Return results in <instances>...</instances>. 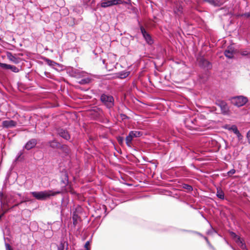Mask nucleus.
<instances>
[{
    "mask_svg": "<svg viewBox=\"0 0 250 250\" xmlns=\"http://www.w3.org/2000/svg\"><path fill=\"white\" fill-rule=\"evenodd\" d=\"M61 193V191L44 190L41 191H32L30 194L39 200H45L51 196H54Z\"/></svg>",
    "mask_w": 250,
    "mask_h": 250,
    "instance_id": "obj_1",
    "label": "nucleus"
},
{
    "mask_svg": "<svg viewBox=\"0 0 250 250\" xmlns=\"http://www.w3.org/2000/svg\"><path fill=\"white\" fill-rule=\"evenodd\" d=\"M185 126L190 130H198L202 126L199 119L193 117H188L184 120Z\"/></svg>",
    "mask_w": 250,
    "mask_h": 250,
    "instance_id": "obj_2",
    "label": "nucleus"
},
{
    "mask_svg": "<svg viewBox=\"0 0 250 250\" xmlns=\"http://www.w3.org/2000/svg\"><path fill=\"white\" fill-rule=\"evenodd\" d=\"M100 101L108 109L112 108L114 105V99L111 95L103 94L100 96Z\"/></svg>",
    "mask_w": 250,
    "mask_h": 250,
    "instance_id": "obj_3",
    "label": "nucleus"
},
{
    "mask_svg": "<svg viewBox=\"0 0 250 250\" xmlns=\"http://www.w3.org/2000/svg\"><path fill=\"white\" fill-rule=\"evenodd\" d=\"M230 101L233 105L237 107H241L244 105L248 102V99L244 96H237L231 98Z\"/></svg>",
    "mask_w": 250,
    "mask_h": 250,
    "instance_id": "obj_4",
    "label": "nucleus"
},
{
    "mask_svg": "<svg viewBox=\"0 0 250 250\" xmlns=\"http://www.w3.org/2000/svg\"><path fill=\"white\" fill-rule=\"evenodd\" d=\"M127 3L123 0H103L101 1L100 5L103 8H107L120 4Z\"/></svg>",
    "mask_w": 250,
    "mask_h": 250,
    "instance_id": "obj_5",
    "label": "nucleus"
},
{
    "mask_svg": "<svg viewBox=\"0 0 250 250\" xmlns=\"http://www.w3.org/2000/svg\"><path fill=\"white\" fill-rule=\"evenodd\" d=\"M64 69L66 70L67 74L71 77L82 78L84 76V72H81L80 70H76L72 67H67L65 69L63 68Z\"/></svg>",
    "mask_w": 250,
    "mask_h": 250,
    "instance_id": "obj_6",
    "label": "nucleus"
},
{
    "mask_svg": "<svg viewBox=\"0 0 250 250\" xmlns=\"http://www.w3.org/2000/svg\"><path fill=\"white\" fill-rule=\"evenodd\" d=\"M231 237L234 239L237 244L243 250H247L246 245L243 239L238 236L235 232L233 231L229 232Z\"/></svg>",
    "mask_w": 250,
    "mask_h": 250,
    "instance_id": "obj_7",
    "label": "nucleus"
},
{
    "mask_svg": "<svg viewBox=\"0 0 250 250\" xmlns=\"http://www.w3.org/2000/svg\"><path fill=\"white\" fill-rule=\"evenodd\" d=\"M140 30L146 42L149 44L153 43V42L151 36L146 31L145 29L142 25L140 26Z\"/></svg>",
    "mask_w": 250,
    "mask_h": 250,
    "instance_id": "obj_8",
    "label": "nucleus"
},
{
    "mask_svg": "<svg viewBox=\"0 0 250 250\" xmlns=\"http://www.w3.org/2000/svg\"><path fill=\"white\" fill-rule=\"evenodd\" d=\"M216 104L220 107L221 111L224 114L228 113L229 108L227 103L225 101L219 100L217 102Z\"/></svg>",
    "mask_w": 250,
    "mask_h": 250,
    "instance_id": "obj_9",
    "label": "nucleus"
},
{
    "mask_svg": "<svg viewBox=\"0 0 250 250\" xmlns=\"http://www.w3.org/2000/svg\"><path fill=\"white\" fill-rule=\"evenodd\" d=\"M0 67L5 69H10L15 73L19 72L20 69L16 66L0 62Z\"/></svg>",
    "mask_w": 250,
    "mask_h": 250,
    "instance_id": "obj_10",
    "label": "nucleus"
},
{
    "mask_svg": "<svg viewBox=\"0 0 250 250\" xmlns=\"http://www.w3.org/2000/svg\"><path fill=\"white\" fill-rule=\"evenodd\" d=\"M37 141L36 139H32L26 143L24 148L27 150H30L34 148L37 145Z\"/></svg>",
    "mask_w": 250,
    "mask_h": 250,
    "instance_id": "obj_11",
    "label": "nucleus"
},
{
    "mask_svg": "<svg viewBox=\"0 0 250 250\" xmlns=\"http://www.w3.org/2000/svg\"><path fill=\"white\" fill-rule=\"evenodd\" d=\"M49 144L51 147L54 149H61L62 148V145L56 139L50 141Z\"/></svg>",
    "mask_w": 250,
    "mask_h": 250,
    "instance_id": "obj_12",
    "label": "nucleus"
},
{
    "mask_svg": "<svg viewBox=\"0 0 250 250\" xmlns=\"http://www.w3.org/2000/svg\"><path fill=\"white\" fill-rule=\"evenodd\" d=\"M7 57L10 61L16 64L19 63L20 62V59L16 57V55L13 54L11 52H8L7 53Z\"/></svg>",
    "mask_w": 250,
    "mask_h": 250,
    "instance_id": "obj_13",
    "label": "nucleus"
},
{
    "mask_svg": "<svg viewBox=\"0 0 250 250\" xmlns=\"http://www.w3.org/2000/svg\"><path fill=\"white\" fill-rule=\"evenodd\" d=\"M16 125L17 123L13 120H6L2 122L3 126L6 128L15 126Z\"/></svg>",
    "mask_w": 250,
    "mask_h": 250,
    "instance_id": "obj_14",
    "label": "nucleus"
},
{
    "mask_svg": "<svg viewBox=\"0 0 250 250\" xmlns=\"http://www.w3.org/2000/svg\"><path fill=\"white\" fill-rule=\"evenodd\" d=\"M173 11L176 16L179 17L182 15L183 7L180 5H177L174 7Z\"/></svg>",
    "mask_w": 250,
    "mask_h": 250,
    "instance_id": "obj_15",
    "label": "nucleus"
},
{
    "mask_svg": "<svg viewBox=\"0 0 250 250\" xmlns=\"http://www.w3.org/2000/svg\"><path fill=\"white\" fill-rule=\"evenodd\" d=\"M72 220L73 225L74 227H76V225L78 224L79 221L80 220V217L78 215L77 211H73L72 214Z\"/></svg>",
    "mask_w": 250,
    "mask_h": 250,
    "instance_id": "obj_16",
    "label": "nucleus"
},
{
    "mask_svg": "<svg viewBox=\"0 0 250 250\" xmlns=\"http://www.w3.org/2000/svg\"><path fill=\"white\" fill-rule=\"evenodd\" d=\"M99 208L100 209L97 208V210H96V213L97 214L96 215V217H101V215H102V213H104L106 212V208L105 206L104 205H100Z\"/></svg>",
    "mask_w": 250,
    "mask_h": 250,
    "instance_id": "obj_17",
    "label": "nucleus"
},
{
    "mask_svg": "<svg viewBox=\"0 0 250 250\" xmlns=\"http://www.w3.org/2000/svg\"><path fill=\"white\" fill-rule=\"evenodd\" d=\"M130 74L129 71H123L116 73V77L123 79L126 78Z\"/></svg>",
    "mask_w": 250,
    "mask_h": 250,
    "instance_id": "obj_18",
    "label": "nucleus"
},
{
    "mask_svg": "<svg viewBox=\"0 0 250 250\" xmlns=\"http://www.w3.org/2000/svg\"><path fill=\"white\" fill-rule=\"evenodd\" d=\"M92 79L89 77H84L77 81L80 84H86L91 82Z\"/></svg>",
    "mask_w": 250,
    "mask_h": 250,
    "instance_id": "obj_19",
    "label": "nucleus"
},
{
    "mask_svg": "<svg viewBox=\"0 0 250 250\" xmlns=\"http://www.w3.org/2000/svg\"><path fill=\"white\" fill-rule=\"evenodd\" d=\"M204 1L214 6H220L222 3L221 0H204Z\"/></svg>",
    "mask_w": 250,
    "mask_h": 250,
    "instance_id": "obj_20",
    "label": "nucleus"
},
{
    "mask_svg": "<svg viewBox=\"0 0 250 250\" xmlns=\"http://www.w3.org/2000/svg\"><path fill=\"white\" fill-rule=\"evenodd\" d=\"M51 250H62V241H60V246L56 244H52L51 245Z\"/></svg>",
    "mask_w": 250,
    "mask_h": 250,
    "instance_id": "obj_21",
    "label": "nucleus"
},
{
    "mask_svg": "<svg viewBox=\"0 0 250 250\" xmlns=\"http://www.w3.org/2000/svg\"><path fill=\"white\" fill-rule=\"evenodd\" d=\"M224 54L226 57L231 59L233 57V51L230 48H228L225 51Z\"/></svg>",
    "mask_w": 250,
    "mask_h": 250,
    "instance_id": "obj_22",
    "label": "nucleus"
},
{
    "mask_svg": "<svg viewBox=\"0 0 250 250\" xmlns=\"http://www.w3.org/2000/svg\"><path fill=\"white\" fill-rule=\"evenodd\" d=\"M216 196L222 200H224L225 198V195L223 191L220 188H217Z\"/></svg>",
    "mask_w": 250,
    "mask_h": 250,
    "instance_id": "obj_23",
    "label": "nucleus"
},
{
    "mask_svg": "<svg viewBox=\"0 0 250 250\" xmlns=\"http://www.w3.org/2000/svg\"><path fill=\"white\" fill-rule=\"evenodd\" d=\"M130 136H131L132 138L133 137H139L142 135L143 133L141 131H131L129 132Z\"/></svg>",
    "mask_w": 250,
    "mask_h": 250,
    "instance_id": "obj_24",
    "label": "nucleus"
},
{
    "mask_svg": "<svg viewBox=\"0 0 250 250\" xmlns=\"http://www.w3.org/2000/svg\"><path fill=\"white\" fill-rule=\"evenodd\" d=\"M132 139L133 138L131 137V136H130L129 134L126 137V144L128 147H131Z\"/></svg>",
    "mask_w": 250,
    "mask_h": 250,
    "instance_id": "obj_25",
    "label": "nucleus"
},
{
    "mask_svg": "<svg viewBox=\"0 0 250 250\" xmlns=\"http://www.w3.org/2000/svg\"><path fill=\"white\" fill-rule=\"evenodd\" d=\"M44 60L46 63L50 66H54L55 65L57 64V63L53 61L49 60V59L45 58Z\"/></svg>",
    "mask_w": 250,
    "mask_h": 250,
    "instance_id": "obj_26",
    "label": "nucleus"
},
{
    "mask_svg": "<svg viewBox=\"0 0 250 250\" xmlns=\"http://www.w3.org/2000/svg\"><path fill=\"white\" fill-rule=\"evenodd\" d=\"M231 129L233 131L234 133L237 135L238 137H239L241 135V134L239 132V130H238L236 126L232 125L231 127Z\"/></svg>",
    "mask_w": 250,
    "mask_h": 250,
    "instance_id": "obj_27",
    "label": "nucleus"
},
{
    "mask_svg": "<svg viewBox=\"0 0 250 250\" xmlns=\"http://www.w3.org/2000/svg\"><path fill=\"white\" fill-rule=\"evenodd\" d=\"M202 62H203V65L205 67H207V68H209L211 67V65L210 63L207 60H204V59H203L202 60Z\"/></svg>",
    "mask_w": 250,
    "mask_h": 250,
    "instance_id": "obj_28",
    "label": "nucleus"
},
{
    "mask_svg": "<svg viewBox=\"0 0 250 250\" xmlns=\"http://www.w3.org/2000/svg\"><path fill=\"white\" fill-rule=\"evenodd\" d=\"M182 187L183 188L187 189L188 191H192L193 190V188L191 186L184 184L183 185Z\"/></svg>",
    "mask_w": 250,
    "mask_h": 250,
    "instance_id": "obj_29",
    "label": "nucleus"
},
{
    "mask_svg": "<svg viewBox=\"0 0 250 250\" xmlns=\"http://www.w3.org/2000/svg\"><path fill=\"white\" fill-rule=\"evenodd\" d=\"M70 138V135L67 132H65L64 130H63V139L68 140Z\"/></svg>",
    "mask_w": 250,
    "mask_h": 250,
    "instance_id": "obj_30",
    "label": "nucleus"
},
{
    "mask_svg": "<svg viewBox=\"0 0 250 250\" xmlns=\"http://www.w3.org/2000/svg\"><path fill=\"white\" fill-rule=\"evenodd\" d=\"M183 231H186V232H189L193 233H194V234H196L198 235L199 236H200L202 237H203L204 236L201 233H200V232H198L197 231H192V230H183Z\"/></svg>",
    "mask_w": 250,
    "mask_h": 250,
    "instance_id": "obj_31",
    "label": "nucleus"
},
{
    "mask_svg": "<svg viewBox=\"0 0 250 250\" xmlns=\"http://www.w3.org/2000/svg\"><path fill=\"white\" fill-rule=\"evenodd\" d=\"M117 140H118V143L120 145H122L124 143V138L123 137L119 136L117 138Z\"/></svg>",
    "mask_w": 250,
    "mask_h": 250,
    "instance_id": "obj_32",
    "label": "nucleus"
},
{
    "mask_svg": "<svg viewBox=\"0 0 250 250\" xmlns=\"http://www.w3.org/2000/svg\"><path fill=\"white\" fill-rule=\"evenodd\" d=\"M240 53L242 56H248L250 54V52L248 50H242Z\"/></svg>",
    "mask_w": 250,
    "mask_h": 250,
    "instance_id": "obj_33",
    "label": "nucleus"
},
{
    "mask_svg": "<svg viewBox=\"0 0 250 250\" xmlns=\"http://www.w3.org/2000/svg\"><path fill=\"white\" fill-rule=\"evenodd\" d=\"M236 171L234 169H231L228 172V175L229 176H231L233 174H234L235 173Z\"/></svg>",
    "mask_w": 250,
    "mask_h": 250,
    "instance_id": "obj_34",
    "label": "nucleus"
},
{
    "mask_svg": "<svg viewBox=\"0 0 250 250\" xmlns=\"http://www.w3.org/2000/svg\"><path fill=\"white\" fill-rule=\"evenodd\" d=\"M23 154V153L22 151H20L19 152V153H18V155L17 156L16 159H15V161H18L21 157V155Z\"/></svg>",
    "mask_w": 250,
    "mask_h": 250,
    "instance_id": "obj_35",
    "label": "nucleus"
},
{
    "mask_svg": "<svg viewBox=\"0 0 250 250\" xmlns=\"http://www.w3.org/2000/svg\"><path fill=\"white\" fill-rule=\"evenodd\" d=\"M6 250H13L9 244H5Z\"/></svg>",
    "mask_w": 250,
    "mask_h": 250,
    "instance_id": "obj_36",
    "label": "nucleus"
},
{
    "mask_svg": "<svg viewBox=\"0 0 250 250\" xmlns=\"http://www.w3.org/2000/svg\"><path fill=\"white\" fill-rule=\"evenodd\" d=\"M65 180H66V182L65 183V181L63 180V184H65L67 186H68V177L67 175L65 176Z\"/></svg>",
    "mask_w": 250,
    "mask_h": 250,
    "instance_id": "obj_37",
    "label": "nucleus"
},
{
    "mask_svg": "<svg viewBox=\"0 0 250 250\" xmlns=\"http://www.w3.org/2000/svg\"><path fill=\"white\" fill-rule=\"evenodd\" d=\"M248 142L250 144V130L248 132L247 134Z\"/></svg>",
    "mask_w": 250,
    "mask_h": 250,
    "instance_id": "obj_38",
    "label": "nucleus"
},
{
    "mask_svg": "<svg viewBox=\"0 0 250 250\" xmlns=\"http://www.w3.org/2000/svg\"><path fill=\"white\" fill-rule=\"evenodd\" d=\"M207 244L210 249H212V250H215L214 248L211 245V244L210 243L209 241H208Z\"/></svg>",
    "mask_w": 250,
    "mask_h": 250,
    "instance_id": "obj_39",
    "label": "nucleus"
},
{
    "mask_svg": "<svg viewBox=\"0 0 250 250\" xmlns=\"http://www.w3.org/2000/svg\"><path fill=\"white\" fill-rule=\"evenodd\" d=\"M58 134L60 137H62V130L61 129L60 130L58 131Z\"/></svg>",
    "mask_w": 250,
    "mask_h": 250,
    "instance_id": "obj_40",
    "label": "nucleus"
},
{
    "mask_svg": "<svg viewBox=\"0 0 250 250\" xmlns=\"http://www.w3.org/2000/svg\"><path fill=\"white\" fill-rule=\"evenodd\" d=\"M243 16L246 17L247 18L250 17V13H246L243 15Z\"/></svg>",
    "mask_w": 250,
    "mask_h": 250,
    "instance_id": "obj_41",
    "label": "nucleus"
},
{
    "mask_svg": "<svg viewBox=\"0 0 250 250\" xmlns=\"http://www.w3.org/2000/svg\"><path fill=\"white\" fill-rule=\"evenodd\" d=\"M89 245V242L87 241L84 245V248H88V246Z\"/></svg>",
    "mask_w": 250,
    "mask_h": 250,
    "instance_id": "obj_42",
    "label": "nucleus"
},
{
    "mask_svg": "<svg viewBox=\"0 0 250 250\" xmlns=\"http://www.w3.org/2000/svg\"><path fill=\"white\" fill-rule=\"evenodd\" d=\"M60 213H61V220L62 221V208L61 209Z\"/></svg>",
    "mask_w": 250,
    "mask_h": 250,
    "instance_id": "obj_43",
    "label": "nucleus"
},
{
    "mask_svg": "<svg viewBox=\"0 0 250 250\" xmlns=\"http://www.w3.org/2000/svg\"><path fill=\"white\" fill-rule=\"evenodd\" d=\"M4 197V194L2 192L0 191V198H3Z\"/></svg>",
    "mask_w": 250,
    "mask_h": 250,
    "instance_id": "obj_44",
    "label": "nucleus"
},
{
    "mask_svg": "<svg viewBox=\"0 0 250 250\" xmlns=\"http://www.w3.org/2000/svg\"><path fill=\"white\" fill-rule=\"evenodd\" d=\"M63 14H67V9H64L63 10Z\"/></svg>",
    "mask_w": 250,
    "mask_h": 250,
    "instance_id": "obj_45",
    "label": "nucleus"
},
{
    "mask_svg": "<svg viewBox=\"0 0 250 250\" xmlns=\"http://www.w3.org/2000/svg\"><path fill=\"white\" fill-rule=\"evenodd\" d=\"M203 238H204L205 239V240L206 241L207 243H208V241H209L207 237L204 236Z\"/></svg>",
    "mask_w": 250,
    "mask_h": 250,
    "instance_id": "obj_46",
    "label": "nucleus"
},
{
    "mask_svg": "<svg viewBox=\"0 0 250 250\" xmlns=\"http://www.w3.org/2000/svg\"><path fill=\"white\" fill-rule=\"evenodd\" d=\"M67 36H74V35L73 33H70L67 34Z\"/></svg>",
    "mask_w": 250,
    "mask_h": 250,
    "instance_id": "obj_47",
    "label": "nucleus"
},
{
    "mask_svg": "<svg viewBox=\"0 0 250 250\" xmlns=\"http://www.w3.org/2000/svg\"><path fill=\"white\" fill-rule=\"evenodd\" d=\"M63 153H64V152H67L66 151L65 147H64V146H63Z\"/></svg>",
    "mask_w": 250,
    "mask_h": 250,
    "instance_id": "obj_48",
    "label": "nucleus"
},
{
    "mask_svg": "<svg viewBox=\"0 0 250 250\" xmlns=\"http://www.w3.org/2000/svg\"><path fill=\"white\" fill-rule=\"evenodd\" d=\"M19 204H15L14 206H13L12 207V208H14V207H17V206H19Z\"/></svg>",
    "mask_w": 250,
    "mask_h": 250,
    "instance_id": "obj_49",
    "label": "nucleus"
},
{
    "mask_svg": "<svg viewBox=\"0 0 250 250\" xmlns=\"http://www.w3.org/2000/svg\"><path fill=\"white\" fill-rule=\"evenodd\" d=\"M105 61L104 60H103V63L104 64Z\"/></svg>",
    "mask_w": 250,
    "mask_h": 250,
    "instance_id": "obj_50",
    "label": "nucleus"
},
{
    "mask_svg": "<svg viewBox=\"0 0 250 250\" xmlns=\"http://www.w3.org/2000/svg\"><path fill=\"white\" fill-rule=\"evenodd\" d=\"M85 250H89L88 248H85Z\"/></svg>",
    "mask_w": 250,
    "mask_h": 250,
    "instance_id": "obj_51",
    "label": "nucleus"
},
{
    "mask_svg": "<svg viewBox=\"0 0 250 250\" xmlns=\"http://www.w3.org/2000/svg\"><path fill=\"white\" fill-rule=\"evenodd\" d=\"M64 246H65V243H64V242H63V249H64Z\"/></svg>",
    "mask_w": 250,
    "mask_h": 250,
    "instance_id": "obj_52",
    "label": "nucleus"
},
{
    "mask_svg": "<svg viewBox=\"0 0 250 250\" xmlns=\"http://www.w3.org/2000/svg\"><path fill=\"white\" fill-rule=\"evenodd\" d=\"M62 204V199L61 200V205Z\"/></svg>",
    "mask_w": 250,
    "mask_h": 250,
    "instance_id": "obj_53",
    "label": "nucleus"
}]
</instances>
